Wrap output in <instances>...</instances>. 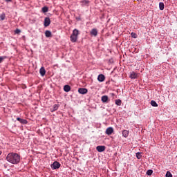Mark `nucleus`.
<instances>
[{
  "instance_id": "16",
  "label": "nucleus",
  "mask_w": 177,
  "mask_h": 177,
  "mask_svg": "<svg viewBox=\"0 0 177 177\" xmlns=\"http://www.w3.org/2000/svg\"><path fill=\"white\" fill-rule=\"evenodd\" d=\"M122 133L124 138H128V135H129V131L123 130Z\"/></svg>"
},
{
  "instance_id": "22",
  "label": "nucleus",
  "mask_w": 177,
  "mask_h": 177,
  "mask_svg": "<svg viewBox=\"0 0 177 177\" xmlns=\"http://www.w3.org/2000/svg\"><path fill=\"white\" fill-rule=\"evenodd\" d=\"M136 158L140 160L142 158V153L137 152V153H136Z\"/></svg>"
},
{
  "instance_id": "33",
  "label": "nucleus",
  "mask_w": 177,
  "mask_h": 177,
  "mask_svg": "<svg viewBox=\"0 0 177 177\" xmlns=\"http://www.w3.org/2000/svg\"><path fill=\"white\" fill-rule=\"evenodd\" d=\"M131 35L132 38H133V32H132L131 33Z\"/></svg>"
},
{
  "instance_id": "12",
  "label": "nucleus",
  "mask_w": 177,
  "mask_h": 177,
  "mask_svg": "<svg viewBox=\"0 0 177 177\" xmlns=\"http://www.w3.org/2000/svg\"><path fill=\"white\" fill-rule=\"evenodd\" d=\"M64 92H70V91H71V87L70 86V85L66 84L64 86Z\"/></svg>"
},
{
  "instance_id": "28",
  "label": "nucleus",
  "mask_w": 177,
  "mask_h": 177,
  "mask_svg": "<svg viewBox=\"0 0 177 177\" xmlns=\"http://www.w3.org/2000/svg\"><path fill=\"white\" fill-rule=\"evenodd\" d=\"M138 77V74L137 73H133V79H136Z\"/></svg>"
},
{
  "instance_id": "23",
  "label": "nucleus",
  "mask_w": 177,
  "mask_h": 177,
  "mask_svg": "<svg viewBox=\"0 0 177 177\" xmlns=\"http://www.w3.org/2000/svg\"><path fill=\"white\" fill-rule=\"evenodd\" d=\"M153 174V170L152 169H149L147 171V175L151 176Z\"/></svg>"
},
{
  "instance_id": "13",
  "label": "nucleus",
  "mask_w": 177,
  "mask_h": 177,
  "mask_svg": "<svg viewBox=\"0 0 177 177\" xmlns=\"http://www.w3.org/2000/svg\"><path fill=\"white\" fill-rule=\"evenodd\" d=\"M45 36L46 38L52 37V32L50 30H46L45 31Z\"/></svg>"
},
{
  "instance_id": "31",
  "label": "nucleus",
  "mask_w": 177,
  "mask_h": 177,
  "mask_svg": "<svg viewBox=\"0 0 177 177\" xmlns=\"http://www.w3.org/2000/svg\"><path fill=\"white\" fill-rule=\"evenodd\" d=\"M76 20H77V21H80V20H81V18H80V17H77V18H76Z\"/></svg>"
},
{
  "instance_id": "8",
  "label": "nucleus",
  "mask_w": 177,
  "mask_h": 177,
  "mask_svg": "<svg viewBox=\"0 0 177 177\" xmlns=\"http://www.w3.org/2000/svg\"><path fill=\"white\" fill-rule=\"evenodd\" d=\"M90 35L91 37H97V29L93 28L90 32Z\"/></svg>"
},
{
  "instance_id": "5",
  "label": "nucleus",
  "mask_w": 177,
  "mask_h": 177,
  "mask_svg": "<svg viewBox=\"0 0 177 177\" xmlns=\"http://www.w3.org/2000/svg\"><path fill=\"white\" fill-rule=\"evenodd\" d=\"M96 150L98 151V153H103V151L106 150V147L103 145L97 146Z\"/></svg>"
},
{
  "instance_id": "17",
  "label": "nucleus",
  "mask_w": 177,
  "mask_h": 177,
  "mask_svg": "<svg viewBox=\"0 0 177 177\" xmlns=\"http://www.w3.org/2000/svg\"><path fill=\"white\" fill-rule=\"evenodd\" d=\"M115 104H116V106H121V104H122V101H121V100L120 99L115 100Z\"/></svg>"
},
{
  "instance_id": "24",
  "label": "nucleus",
  "mask_w": 177,
  "mask_h": 177,
  "mask_svg": "<svg viewBox=\"0 0 177 177\" xmlns=\"http://www.w3.org/2000/svg\"><path fill=\"white\" fill-rule=\"evenodd\" d=\"M166 177H173L171 173L169 171H167Z\"/></svg>"
},
{
  "instance_id": "6",
  "label": "nucleus",
  "mask_w": 177,
  "mask_h": 177,
  "mask_svg": "<svg viewBox=\"0 0 177 177\" xmlns=\"http://www.w3.org/2000/svg\"><path fill=\"white\" fill-rule=\"evenodd\" d=\"M78 92L80 95H86V93H88V89L85 88H78Z\"/></svg>"
},
{
  "instance_id": "2",
  "label": "nucleus",
  "mask_w": 177,
  "mask_h": 177,
  "mask_svg": "<svg viewBox=\"0 0 177 177\" xmlns=\"http://www.w3.org/2000/svg\"><path fill=\"white\" fill-rule=\"evenodd\" d=\"M80 35V30L75 28L73 30V32L70 37L71 42H77V39H78V35Z\"/></svg>"
},
{
  "instance_id": "30",
  "label": "nucleus",
  "mask_w": 177,
  "mask_h": 177,
  "mask_svg": "<svg viewBox=\"0 0 177 177\" xmlns=\"http://www.w3.org/2000/svg\"><path fill=\"white\" fill-rule=\"evenodd\" d=\"M6 2H12V0H4Z\"/></svg>"
},
{
  "instance_id": "4",
  "label": "nucleus",
  "mask_w": 177,
  "mask_h": 177,
  "mask_svg": "<svg viewBox=\"0 0 177 177\" xmlns=\"http://www.w3.org/2000/svg\"><path fill=\"white\" fill-rule=\"evenodd\" d=\"M44 27H49V26H50V18L46 17L44 19Z\"/></svg>"
},
{
  "instance_id": "29",
  "label": "nucleus",
  "mask_w": 177,
  "mask_h": 177,
  "mask_svg": "<svg viewBox=\"0 0 177 177\" xmlns=\"http://www.w3.org/2000/svg\"><path fill=\"white\" fill-rule=\"evenodd\" d=\"M137 37V35L136 33H133V38H136Z\"/></svg>"
},
{
  "instance_id": "21",
  "label": "nucleus",
  "mask_w": 177,
  "mask_h": 177,
  "mask_svg": "<svg viewBox=\"0 0 177 177\" xmlns=\"http://www.w3.org/2000/svg\"><path fill=\"white\" fill-rule=\"evenodd\" d=\"M151 104L152 105L153 107H158V104L153 100H152L151 102Z\"/></svg>"
},
{
  "instance_id": "9",
  "label": "nucleus",
  "mask_w": 177,
  "mask_h": 177,
  "mask_svg": "<svg viewBox=\"0 0 177 177\" xmlns=\"http://www.w3.org/2000/svg\"><path fill=\"white\" fill-rule=\"evenodd\" d=\"M113 132H114V129H113V127H108L106 130V135H111L113 133Z\"/></svg>"
},
{
  "instance_id": "19",
  "label": "nucleus",
  "mask_w": 177,
  "mask_h": 177,
  "mask_svg": "<svg viewBox=\"0 0 177 177\" xmlns=\"http://www.w3.org/2000/svg\"><path fill=\"white\" fill-rule=\"evenodd\" d=\"M6 17V15H5V12H3L1 15H0V19L1 20V21H3V20H5V18Z\"/></svg>"
},
{
  "instance_id": "18",
  "label": "nucleus",
  "mask_w": 177,
  "mask_h": 177,
  "mask_svg": "<svg viewBox=\"0 0 177 177\" xmlns=\"http://www.w3.org/2000/svg\"><path fill=\"white\" fill-rule=\"evenodd\" d=\"M49 10V8H48V6H44L41 8V12L43 13H46L47 12H48Z\"/></svg>"
},
{
  "instance_id": "10",
  "label": "nucleus",
  "mask_w": 177,
  "mask_h": 177,
  "mask_svg": "<svg viewBox=\"0 0 177 177\" xmlns=\"http://www.w3.org/2000/svg\"><path fill=\"white\" fill-rule=\"evenodd\" d=\"M39 73L41 77H44L45 74H46V71L45 70V67L41 66L39 69Z\"/></svg>"
},
{
  "instance_id": "14",
  "label": "nucleus",
  "mask_w": 177,
  "mask_h": 177,
  "mask_svg": "<svg viewBox=\"0 0 177 177\" xmlns=\"http://www.w3.org/2000/svg\"><path fill=\"white\" fill-rule=\"evenodd\" d=\"M102 103H107V100H109V96L103 95L101 98Z\"/></svg>"
},
{
  "instance_id": "27",
  "label": "nucleus",
  "mask_w": 177,
  "mask_h": 177,
  "mask_svg": "<svg viewBox=\"0 0 177 177\" xmlns=\"http://www.w3.org/2000/svg\"><path fill=\"white\" fill-rule=\"evenodd\" d=\"M130 78H131V80H133V72L131 73Z\"/></svg>"
},
{
  "instance_id": "11",
  "label": "nucleus",
  "mask_w": 177,
  "mask_h": 177,
  "mask_svg": "<svg viewBox=\"0 0 177 177\" xmlns=\"http://www.w3.org/2000/svg\"><path fill=\"white\" fill-rule=\"evenodd\" d=\"M99 82H103L106 80V77L103 74H100L97 77Z\"/></svg>"
},
{
  "instance_id": "15",
  "label": "nucleus",
  "mask_w": 177,
  "mask_h": 177,
  "mask_svg": "<svg viewBox=\"0 0 177 177\" xmlns=\"http://www.w3.org/2000/svg\"><path fill=\"white\" fill-rule=\"evenodd\" d=\"M60 105L59 104H54L53 106V109H50L51 113H53L54 111H56Z\"/></svg>"
},
{
  "instance_id": "7",
  "label": "nucleus",
  "mask_w": 177,
  "mask_h": 177,
  "mask_svg": "<svg viewBox=\"0 0 177 177\" xmlns=\"http://www.w3.org/2000/svg\"><path fill=\"white\" fill-rule=\"evenodd\" d=\"M17 121H19L20 124H22L23 125H26V124H28V122L26 119H21L20 118H17Z\"/></svg>"
},
{
  "instance_id": "34",
  "label": "nucleus",
  "mask_w": 177,
  "mask_h": 177,
  "mask_svg": "<svg viewBox=\"0 0 177 177\" xmlns=\"http://www.w3.org/2000/svg\"><path fill=\"white\" fill-rule=\"evenodd\" d=\"M1 154H2V151H0V156H1Z\"/></svg>"
},
{
  "instance_id": "20",
  "label": "nucleus",
  "mask_w": 177,
  "mask_h": 177,
  "mask_svg": "<svg viewBox=\"0 0 177 177\" xmlns=\"http://www.w3.org/2000/svg\"><path fill=\"white\" fill-rule=\"evenodd\" d=\"M165 8V5L162 2L159 3V8L160 10H163Z\"/></svg>"
},
{
  "instance_id": "32",
  "label": "nucleus",
  "mask_w": 177,
  "mask_h": 177,
  "mask_svg": "<svg viewBox=\"0 0 177 177\" xmlns=\"http://www.w3.org/2000/svg\"><path fill=\"white\" fill-rule=\"evenodd\" d=\"M134 52H136V53H138V49L137 50V48H135Z\"/></svg>"
},
{
  "instance_id": "25",
  "label": "nucleus",
  "mask_w": 177,
  "mask_h": 177,
  "mask_svg": "<svg viewBox=\"0 0 177 177\" xmlns=\"http://www.w3.org/2000/svg\"><path fill=\"white\" fill-rule=\"evenodd\" d=\"M5 59H6V56L0 57V63H2Z\"/></svg>"
},
{
  "instance_id": "3",
  "label": "nucleus",
  "mask_w": 177,
  "mask_h": 177,
  "mask_svg": "<svg viewBox=\"0 0 177 177\" xmlns=\"http://www.w3.org/2000/svg\"><path fill=\"white\" fill-rule=\"evenodd\" d=\"M60 162L57 161H55L52 165H51V168L52 169H59L60 168Z\"/></svg>"
},
{
  "instance_id": "26",
  "label": "nucleus",
  "mask_w": 177,
  "mask_h": 177,
  "mask_svg": "<svg viewBox=\"0 0 177 177\" xmlns=\"http://www.w3.org/2000/svg\"><path fill=\"white\" fill-rule=\"evenodd\" d=\"M15 34H20V32H21V30H20V29H16L15 30Z\"/></svg>"
},
{
  "instance_id": "1",
  "label": "nucleus",
  "mask_w": 177,
  "mask_h": 177,
  "mask_svg": "<svg viewBox=\"0 0 177 177\" xmlns=\"http://www.w3.org/2000/svg\"><path fill=\"white\" fill-rule=\"evenodd\" d=\"M6 160L10 164L16 165L20 162L21 156L17 153L11 152L7 155Z\"/></svg>"
}]
</instances>
